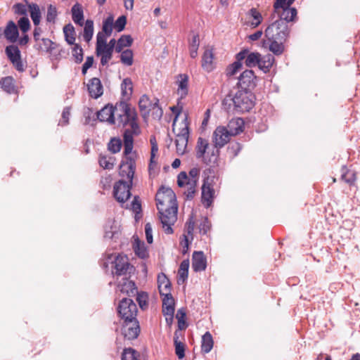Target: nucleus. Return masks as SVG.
Wrapping results in <instances>:
<instances>
[{
  "mask_svg": "<svg viewBox=\"0 0 360 360\" xmlns=\"http://www.w3.org/2000/svg\"><path fill=\"white\" fill-rule=\"evenodd\" d=\"M122 147V142L120 139L112 138L108 143V150L112 153H118Z\"/></svg>",
  "mask_w": 360,
  "mask_h": 360,
  "instance_id": "bf43d9fd",
  "label": "nucleus"
},
{
  "mask_svg": "<svg viewBox=\"0 0 360 360\" xmlns=\"http://www.w3.org/2000/svg\"><path fill=\"white\" fill-rule=\"evenodd\" d=\"M118 288L122 292L126 293L129 296H134L137 293V288L134 282L127 278H123L122 282H119Z\"/></svg>",
  "mask_w": 360,
  "mask_h": 360,
  "instance_id": "cd10ccee",
  "label": "nucleus"
},
{
  "mask_svg": "<svg viewBox=\"0 0 360 360\" xmlns=\"http://www.w3.org/2000/svg\"><path fill=\"white\" fill-rule=\"evenodd\" d=\"M34 48L38 51L50 53L54 49L53 42L49 39L41 38L35 44Z\"/></svg>",
  "mask_w": 360,
  "mask_h": 360,
  "instance_id": "e433bc0d",
  "label": "nucleus"
},
{
  "mask_svg": "<svg viewBox=\"0 0 360 360\" xmlns=\"http://www.w3.org/2000/svg\"><path fill=\"white\" fill-rule=\"evenodd\" d=\"M232 136L227 131L225 127H218L213 133V142L214 143V148H221L224 146L230 140Z\"/></svg>",
  "mask_w": 360,
  "mask_h": 360,
  "instance_id": "dca6fc26",
  "label": "nucleus"
},
{
  "mask_svg": "<svg viewBox=\"0 0 360 360\" xmlns=\"http://www.w3.org/2000/svg\"><path fill=\"white\" fill-rule=\"evenodd\" d=\"M188 137L189 131L188 124L187 122V115H185L184 119L181 122V127L179 129L175 140L176 153L179 155H183L186 153Z\"/></svg>",
  "mask_w": 360,
  "mask_h": 360,
  "instance_id": "6e6552de",
  "label": "nucleus"
},
{
  "mask_svg": "<svg viewBox=\"0 0 360 360\" xmlns=\"http://www.w3.org/2000/svg\"><path fill=\"white\" fill-rule=\"evenodd\" d=\"M29 6L22 3H18L13 6L14 13L18 15H25L27 12Z\"/></svg>",
  "mask_w": 360,
  "mask_h": 360,
  "instance_id": "052dcab7",
  "label": "nucleus"
},
{
  "mask_svg": "<svg viewBox=\"0 0 360 360\" xmlns=\"http://www.w3.org/2000/svg\"><path fill=\"white\" fill-rule=\"evenodd\" d=\"M5 52L15 68L19 72H23L25 70V65L21 60V53L18 47L15 45L7 46Z\"/></svg>",
  "mask_w": 360,
  "mask_h": 360,
  "instance_id": "ddd939ff",
  "label": "nucleus"
},
{
  "mask_svg": "<svg viewBox=\"0 0 360 360\" xmlns=\"http://www.w3.org/2000/svg\"><path fill=\"white\" fill-rule=\"evenodd\" d=\"M0 84L1 88L8 94H12L15 91L14 79L12 77H6L1 79Z\"/></svg>",
  "mask_w": 360,
  "mask_h": 360,
  "instance_id": "37998d69",
  "label": "nucleus"
},
{
  "mask_svg": "<svg viewBox=\"0 0 360 360\" xmlns=\"http://www.w3.org/2000/svg\"><path fill=\"white\" fill-rule=\"evenodd\" d=\"M176 83L178 86L177 94L181 98H185L188 91V76L186 74L179 75Z\"/></svg>",
  "mask_w": 360,
  "mask_h": 360,
  "instance_id": "bb28decb",
  "label": "nucleus"
},
{
  "mask_svg": "<svg viewBox=\"0 0 360 360\" xmlns=\"http://www.w3.org/2000/svg\"><path fill=\"white\" fill-rule=\"evenodd\" d=\"M139 354L136 350L131 348L125 349L123 351L122 360H139Z\"/></svg>",
  "mask_w": 360,
  "mask_h": 360,
  "instance_id": "6e6d98bb",
  "label": "nucleus"
},
{
  "mask_svg": "<svg viewBox=\"0 0 360 360\" xmlns=\"http://www.w3.org/2000/svg\"><path fill=\"white\" fill-rule=\"evenodd\" d=\"M259 56L260 53L257 52H250L248 49H244L237 53L236 59L241 62L245 60V65L248 68H252L258 65Z\"/></svg>",
  "mask_w": 360,
  "mask_h": 360,
  "instance_id": "f3484780",
  "label": "nucleus"
},
{
  "mask_svg": "<svg viewBox=\"0 0 360 360\" xmlns=\"http://www.w3.org/2000/svg\"><path fill=\"white\" fill-rule=\"evenodd\" d=\"M162 300V313L164 315H170L174 312V300L171 294L165 295Z\"/></svg>",
  "mask_w": 360,
  "mask_h": 360,
  "instance_id": "c9c22d12",
  "label": "nucleus"
},
{
  "mask_svg": "<svg viewBox=\"0 0 360 360\" xmlns=\"http://www.w3.org/2000/svg\"><path fill=\"white\" fill-rule=\"evenodd\" d=\"M249 14L253 18V21L251 22V25L253 27H257L262 22V16L261 13L255 8L250 10Z\"/></svg>",
  "mask_w": 360,
  "mask_h": 360,
  "instance_id": "603ef678",
  "label": "nucleus"
},
{
  "mask_svg": "<svg viewBox=\"0 0 360 360\" xmlns=\"http://www.w3.org/2000/svg\"><path fill=\"white\" fill-rule=\"evenodd\" d=\"M275 61L274 57L271 54H267L263 57L259 56L258 63L259 68L264 72H268Z\"/></svg>",
  "mask_w": 360,
  "mask_h": 360,
  "instance_id": "473e14b6",
  "label": "nucleus"
},
{
  "mask_svg": "<svg viewBox=\"0 0 360 360\" xmlns=\"http://www.w3.org/2000/svg\"><path fill=\"white\" fill-rule=\"evenodd\" d=\"M138 129L134 131L131 130H126L124 134V155L136 156L135 152H133L134 137L133 132L136 133Z\"/></svg>",
  "mask_w": 360,
  "mask_h": 360,
  "instance_id": "b1692460",
  "label": "nucleus"
},
{
  "mask_svg": "<svg viewBox=\"0 0 360 360\" xmlns=\"http://www.w3.org/2000/svg\"><path fill=\"white\" fill-rule=\"evenodd\" d=\"M18 26L22 32H26L30 30V23L27 17H22L18 20Z\"/></svg>",
  "mask_w": 360,
  "mask_h": 360,
  "instance_id": "69168bd1",
  "label": "nucleus"
},
{
  "mask_svg": "<svg viewBox=\"0 0 360 360\" xmlns=\"http://www.w3.org/2000/svg\"><path fill=\"white\" fill-rule=\"evenodd\" d=\"M256 78L255 73L251 70H246L238 77V84L243 89L254 86V80Z\"/></svg>",
  "mask_w": 360,
  "mask_h": 360,
  "instance_id": "393cba45",
  "label": "nucleus"
},
{
  "mask_svg": "<svg viewBox=\"0 0 360 360\" xmlns=\"http://www.w3.org/2000/svg\"><path fill=\"white\" fill-rule=\"evenodd\" d=\"M214 178L207 177L202 186V203L205 207H209L214 198V189L213 186Z\"/></svg>",
  "mask_w": 360,
  "mask_h": 360,
  "instance_id": "4468645a",
  "label": "nucleus"
},
{
  "mask_svg": "<svg viewBox=\"0 0 360 360\" xmlns=\"http://www.w3.org/2000/svg\"><path fill=\"white\" fill-rule=\"evenodd\" d=\"M213 345L214 341L212 335L210 332H206L202 337V352L205 354L209 353L212 350Z\"/></svg>",
  "mask_w": 360,
  "mask_h": 360,
  "instance_id": "4c0bfd02",
  "label": "nucleus"
},
{
  "mask_svg": "<svg viewBox=\"0 0 360 360\" xmlns=\"http://www.w3.org/2000/svg\"><path fill=\"white\" fill-rule=\"evenodd\" d=\"M113 17L110 15L103 22L102 32L105 36V39L107 37L110 36L112 32V26H113Z\"/></svg>",
  "mask_w": 360,
  "mask_h": 360,
  "instance_id": "de8ad7c7",
  "label": "nucleus"
},
{
  "mask_svg": "<svg viewBox=\"0 0 360 360\" xmlns=\"http://www.w3.org/2000/svg\"><path fill=\"white\" fill-rule=\"evenodd\" d=\"M133 249L135 254L141 259H145L148 256V250L143 241L139 239L138 237H133Z\"/></svg>",
  "mask_w": 360,
  "mask_h": 360,
  "instance_id": "7c9ffc66",
  "label": "nucleus"
},
{
  "mask_svg": "<svg viewBox=\"0 0 360 360\" xmlns=\"http://www.w3.org/2000/svg\"><path fill=\"white\" fill-rule=\"evenodd\" d=\"M122 94L125 99H129L132 94L133 86L131 80L129 78H125L121 84Z\"/></svg>",
  "mask_w": 360,
  "mask_h": 360,
  "instance_id": "58836bf2",
  "label": "nucleus"
},
{
  "mask_svg": "<svg viewBox=\"0 0 360 360\" xmlns=\"http://www.w3.org/2000/svg\"><path fill=\"white\" fill-rule=\"evenodd\" d=\"M243 63L240 60L235 61L233 63L230 65L226 69V75L229 77L236 75L239 70L242 69Z\"/></svg>",
  "mask_w": 360,
  "mask_h": 360,
  "instance_id": "864d4df0",
  "label": "nucleus"
},
{
  "mask_svg": "<svg viewBox=\"0 0 360 360\" xmlns=\"http://www.w3.org/2000/svg\"><path fill=\"white\" fill-rule=\"evenodd\" d=\"M195 150L197 158L202 159L206 163L214 162L217 159L218 150L214 146H210L205 139L198 138Z\"/></svg>",
  "mask_w": 360,
  "mask_h": 360,
  "instance_id": "0eeeda50",
  "label": "nucleus"
},
{
  "mask_svg": "<svg viewBox=\"0 0 360 360\" xmlns=\"http://www.w3.org/2000/svg\"><path fill=\"white\" fill-rule=\"evenodd\" d=\"M94 34V22L91 20H87L85 22L84 27L83 37L84 39L89 42L92 39Z\"/></svg>",
  "mask_w": 360,
  "mask_h": 360,
  "instance_id": "49530a36",
  "label": "nucleus"
},
{
  "mask_svg": "<svg viewBox=\"0 0 360 360\" xmlns=\"http://www.w3.org/2000/svg\"><path fill=\"white\" fill-rule=\"evenodd\" d=\"M104 237L108 239L116 238L120 234V225L117 221L109 219L104 226Z\"/></svg>",
  "mask_w": 360,
  "mask_h": 360,
  "instance_id": "a878e982",
  "label": "nucleus"
},
{
  "mask_svg": "<svg viewBox=\"0 0 360 360\" xmlns=\"http://www.w3.org/2000/svg\"><path fill=\"white\" fill-rule=\"evenodd\" d=\"M133 39L130 35H122L117 41L115 51L117 53H120L124 47H128L131 45Z\"/></svg>",
  "mask_w": 360,
  "mask_h": 360,
  "instance_id": "a19ab883",
  "label": "nucleus"
},
{
  "mask_svg": "<svg viewBox=\"0 0 360 360\" xmlns=\"http://www.w3.org/2000/svg\"><path fill=\"white\" fill-rule=\"evenodd\" d=\"M114 264L115 274L117 276L126 275L129 270L133 268L129 264L127 257L120 255L115 257Z\"/></svg>",
  "mask_w": 360,
  "mask_h": 360,
  "instance_id": "6ab92c4d",
  "label": "nucleus"
},
{
  "mask_svg": "<svg viewBox=\"0 0 360 360\" xmlns=\"http://www.w3.org/2000/svg\"><path fill=\"white\" fill-rule=\"evenodd\" d=\"M127 18L124 15L120 16L114 24V27L117 32H121L124 29Z\"/></svg>",
  "mask_w": 360,
  "mask_h": 360,
  "instance_id": "0e129e2a",
  "label": "nucleus"
},
{
  "mask_svg": "<svg viewBox=\"0 0 360 360\" xmlns=\"http://www.w3.org/2000/svg\"><path fill=\"white\" fill-rule=\"evenodd\" d=\"M117 311L123 320H128L136 317L137 307L132 300L123 298L119 303Z\"/></svg>",
  "mask_w": 360,
  "mask_h": 360,
  "instance_id": "9d476101",
  "label": "nucleus"
},
{
  "mask_svg": "<svg viewBox=\"0 0 360 360\" xmlns=\"http://www.w3.org/2000/svg\"><path fill=\"white\" fill-rule=\"evenodd\" d=\"M65 40L69 44H74L75 41V28L71 24L66 25L63 27Z\"/></svg>",
  "mask_w": 360,
  "mask_h": 360,
  "instance_id": "c03bdc74",
  "label": "nucleus"
},
{
  "mask_svg": "<svg viewBox=\"0 0 360 360\" xmlns=\"http://www.w3.org/2000/svg\"><path fill=\"white\" fill-rule=\"evenodd\" d=\"M202 69L210 72L215 68L214 54L212 48H207L205 50L202 56Z\"/></svg>",
  "mask_w": 360,
  "mask_h": 360,
  "instance_id": "aec40b11",
  "label": "nucleus"
},
{
  "mask_svg": "<svg viewBox=\"0 0 360 360\" xmlns=\"http://www.w3.org/2000/svg\"><path fill=\"white\" fill-rule=\"evenodd\" d=\"M223 108L228 112H248L254 106V96L245 89L230 92L222 101Z\"/></svg>",
  "mask_w": 360,
  "mask_h": 360,
  "instance_id": "f03ea898",
  "label": "nucleus"
},
{
  "mask_svg": "<svg viewBox=\"0 0 360 360\" xmlns=\"http://www.w3.org/2000/svg\"><path fill=\"white\" fill-rule=\"evenodd\" d=\"M342 179L346 183L352 184L356 180L355 172L352 170H346L342 169Z\"/></svg>",
  "mask_w": 360,
  "mask_h": 360,
  "instance_id": "4d7b16f0",
  "label": "nucleus"
},
{
  "mask_svg": "<svg viewBox=\"0 0 360 360\" xmlns=\"http://www.w3.org/2000/svg\"><path fill=\"white\" fill-rule=\"evenodd\" d=\"M158 288L160 295H165L170 293V282L164 274L158 276Z\"/></svg>",
  "mask_w": 360,
  "mask_h": 360,
  "instance_id": "72a5a7b5",
  "label": "nucleus"
},
{
  "mask_svg": "<svg viewBox=\"0 0 360 360\" xmlns=\"http://www.w3.org/2000/svg\"><path fill=\"white\" fill-rule=\"evenodd\" d=\"M179 338L176 336V333H175L174 337V345H175V353L177 355L179 359H182L185 356V349L184 345L178 340Z\"/></svg>",
  "mask_w": 360,
  "mask_h": 360,
  "instance_id": "5fc2aeb1",
  "label": "nucleus"
},
{
  "mask_svg": "<svg viewBox=\"0 0 360 360\" xmlns=\"http://www.w3.org/2000/svg\"><path fill=\"white\" fill-rule=\"evenodd\" d=\"M72 45V56L76 63H80L83 60V49L81 46L77 44Z\"/></svg>",
  "mask_w": 360,
  "mask_h": 360,
  "instance_id": "09e8293b",
  "label": "nucleus"
},
{
  "mask_svg": "<svg viewBox=\"0 0 360 360\" xmlns=\"http://www.w3.org/2000/svg\"><path fill=\"white\" fill-rule=\"evenodd\" d=\"M98 119L101 122H108L110 124H115L113 114V106L107 105L97 113Z\"/></svg>",
  "mask_w": 360,
  "mask_h": 360,
  "instance_id": "c85d7f7f",
  "label": "nucleus"
},
{
  "mask_svg": "<svg viewBox=\"0 0 360 360\" xmlns=\"http://www.w3.org/2000/svg\"><path fill=\"white\" fill-rule=\"evenodd\" d=\"M3 35L8 41L16 42L19 37L18 25L13 20L8 21L3 30Z\"/></svg>",
  "mask_w": 360,
  "mask_h": 360,
  "instance_id": "412c9836",
  "label": "nucleus"
},
{
  "mask_svg": "<svg viewBox=\"0 0 360 360\" xmlns=\"http://www.w3.org/2000/svg\"><path fill=\"white\" fill-rule=\"evenodd\" d=\"M295 0H276L274 4V13L272 19L276 16L278 18L277 20L285 22L288 25L289 22H293L297 17V10L295 8H290V6Z\"/></svg>",
  "mask_w": 360,
  "mask_h": 360,
  "instance_id": "20e7f679",
  "label": "nucleus"
},
{
  "mask_svg": "<svg viewBox=\"0 0 360 360\" xmlns=\"http://www.w3.org/2000/svg\"><path fill=\"white\" fill-rule=\"evenodd\" d=\"M113 114L115 124L125 125L129 123L131 129L134 131L136 129H139V126L136 122V111L125 101H121L117 103L115 107L113 106Z\"/></svg>",
  "mask_w": 360,
  "mask_h": 360,
  "instance_id": "7ed1b4c3",
  "label": "nucleus"
},
{
  "mask_svg": "<svg viewBox=\"0 0 360 360\" xmlns=\"http://www.w3.org/2000/svg\"><path fill=\"white\" fill-rule=\"evenodd\" d=\"M120 60L121 62L127 65H131L133 63V52L130 49H127L121 51Z\"/></svg>",
  "mask_w": 360,
  "mask_h": 360,
  "instance_id": "3c124183",
  "label": "nucleus"
},
{
  "mask_svg": "<svg viewBox=\"0 0 360 360\" xmlns=\"http://www.w3.org/2000/svg\"><path fill=\"white\" fill-rule=\"evenodd\" d=\"M124 156L125 160L120 167V174L123 179L126 178L127 182L132 183L136 168V156Z\"/></svg>",
  "mask_w": 360,
  "mask_h": 360,
  "instance_id": "9b49d317",
  "label": "nucleus"
},
{
  "mask_svg": "<svg viewBox=\"0 0 360 360\" xmlns=\"http://www.w3.org/2000/svg\"><path fill=\"white\" fill-rule=\"evenodd\" d=\"M72 18L75 24L80 26L83 25L84 22V12L82 5L77 3L71 9Z\"/></svg>",
  "mask_w": 360,
  "mask_h": 360,
  "instance_id": "2f4dec72",
  "label": "nucleus"
},
{
  "mask_svg": "<svg viewBox=\"0 0 360 360\" xmlns=\"http://www.w3.org/2000/svg\"><path fill=\"white\" fill-rule=\"evenodd\" d=\"M122 333L124 338L128 340H134L138 337L140 333V328L136 317L128 320H124Z\"/></svg>",
  "mask_w": 360,
  "mask_h": 360,
  "instance_id": "2eb2a0df",
  "label": "nucleus"
},
{
  "mask_svg": "<svg viewBox=\"0 0 360 360\" xmlns=\"http://www.w3.org/2000/svg\"><path fill=\"white\" fill-rule=\"evenodd\" d=\"M158 152V144L157 143H153V146H151L150 167H151V165L153 164H156L157 163L156 155H157Z\"/></svg>",
  "mask_w": 360,
  "mask_h": 360,
  "instance_id": "338daca9",
  "label": "nucleus"
},
{
  "mask_svg": "<svg viewBox=\"0 0 360 360\" xmlns=\"http://www.w3.org/2000/svg\"><path fill=\"white\" fill-rule=\"evenodd\" d=\"M136 301L138 302L139 307L141 309H145L148 307V296L146 292H141L136 293Z\"/></svg>",
  "mask_w": 360,
  "mask_h": 360,
  "instance_id": "13d9d810",
  "label": "nucleus"
},
{
  "mask_svg": "<svg viewBox=\"0 0 360 360\" xmlns=\"http://www.w3.org/2000/svg\"><path fill=\"white\" fill-rule=\"evenodd\" d=\"M199 175L200 169L193 167L189 171L188 174L185 172H181L177 176L178 186L187 187V191L184 193L188 199H192L194 196Z\"/></svg>",
  "mask_w": 360,
  "mask_h": 360,
  "instance_id": "39448f33",
  "label": "nucleus"
},
{
  "mask_svg": "<svg viewBox=\"0 0 360 360\" xmlns=\"http://www.w3.org/2000/svg\"><path fill=\"white\" fill-rule=\"evenodd\" d=\"M207 266V259L202 251H195L193 254L192 268L195 271H202L205 270Z\"/></svg>",
  "mask_w": 360,
  "mask_h": 360,
  "instance_id": "5701e85b",
  "label": "nucleus"
},
{
  "mask_svg": "<svg viewBox=\"0 0 360 360\" xmlns=\"http://www.w3.org/2000/svg\"><path fill=\"white\" fill-rule=\"evenodd\" d=\"M210 229V221L207 218L204 219L203 221L199 225L200 232L205 234Z\"/></svg>",
  "mask_w": 360,
  "mask_h": 360,
  "instance_id": "774afa93",
  "label": "nucleus"
},
{
  "mask_svg": "<svg viewBox=\"0 0 360 360\" xmlns=\"http://www.w3.org/2000/svg\"><path fill=\"white\" fill-rule=\"evenodd\" d=\"M188 268H189V260L184 259L183 260L179 266V269L178 271V284L184 283L186 280L188 278Z\"/></svg>",
  "mask_w": 360,
  "mask_h": 360,
  "instance_id": "f704fd0d",
  "label": "nucleus"
},
{
  "mask_svg": "<svg viewBox=\"0 0 360 360\" xmlns=\"http://www.w3.org/2000/svg\"><path fill=\"white\" fill-rule=\"evenodd\" d=\"M270 42L269 50L275 55H281L284 51L283 42L285 41L268 40Z\"/></svg>",
  "mask_w": 360,
  "mask_h": 360,
  "instance_id": "a18cd8bd",
  "label": "nucleus"
},
{
  "mask_svg": "<svg viewBox=\"0 0 360 360\" xmlns=\"http://www.w3.org/2000/svg\"><path fill=\"white\" fill-rule=\"evenodd\" d=\"M70 117V108L65 107L62 112L61 120L59 121L58 124L60 126L67 125L69 123V119Z\"/></svg>",
  "mask_w": 360,
  "mask_h": 360,
  "instance_id": "680f3d73",
  "label": "nucleus"
},
{
  "mask_svg": "<svg viewBox=\"0 0 360 360\" xmlns=\"http://www.w3.org/2000/svg\"><path fill=\"white\" fill-rule=\"evenodd\" d=\"M96 52L98 56H101L102 65H107L112 56L113 51L107 46L105 36L103 32L97 34Z\"/></svg>",
  "mask_w": 360,
  "mask_h": 360,
  "instance_id": "1a4fd4ad",
  "label": "nucleus"
},
{
  "mask_svg": "<svg viewBox=\"0 0 360 360\" xmlns=\"http://www.w3.org/2000/svg\"><path fill=\"white\" fill-rule=\"evenodd\" d=\"M199 47V37L197 34L193 36L192 40L189 46L190 56L195 58L198 56V50Z\"/></svg>",
  "mask_w": 360,
  "mask_h": 360,
  "instance_id": "8fccbe9b",
  "label": "nucleus"
},
{
  "mask_svg": "<svg viewBox=\"0 0 360 360\" xmlns=\"http://www.w3.org/2000/svg\"><path fill=\"white\" fill-rule=\"evenodd\" d=\"M155 200L162 229L167 234H172V226L177 220L175 194L171 188L162 187L158 191Z\"/></svg>",
  "mask_w": 360,
  "mask_h": 360,
  "instance_id": "f257e3e1",
  "label": "nucleus"
},
{
  "mask_svg": "<svg viewBox=\"0 0 360 360\" xmlns=\"http://www.w3.org/2000/svg\"><path fill=\"white\" fill-rule=\"evenodd\" d=\"M244 128V121L241 118H234L229 121L227 125V131L231 136H236L241 133Z\"/></svg>",
  "mask_w": 360,
  "mask_h": 360,
  "instance_id": "c756f323",
  "label": "nucleus"
},
{
  "mask_svg": "<svg viewBox=\"0 0 360 360\" xmlns=\"http://www.w3.org/2000/svg\"><path fill=\"white\" fill-rule=\"evenodd\" d=\"M268 40L285 41L289 34V28L285 22L276 20L264 31Z\"/></svg>",
  "mask_w": 360,
  "mask_h": 360,
  "instance_id": "423d86ee",
  "label": "nucleus"
},
{
  "mask_svg": "<svg viewBox=\"0 0 360 360\" xmlns=\"http://www.w3.org/2000/svg\"><path fill=\"white\" fill-rule=\"evenodd\" d=\"M132 183L127 182L121 179L115 183L113 189V194L115 199L120 203L125 202L130 197V188Z\"/></svg>",
  "mask_w": 360,
  "mask_h": 360,
  "instance_id": "f8f14e48",
  "label": "nucleus"
},
{
  "mask_svg": "<svg viewBox=\"0 0 360 360\" xmlns=\"http://www.w3.org/2000/svg\"><path fill=\"white\" fill-rule=\"evenodd\" d=\"M89 96L94 98H99L103 93V88L101 80L97 77L89 79L87 84Z\"/></svg>",
  "mask_w": 360,
  "mask_h": 360,
  "instance_id": "4be33fe9",
  "label": "nucleus"
},
{
  "mask_svg": "<svg viewBox=\"0 0 360 360\" xmlns=\"http://www.w3.org/2000/svg\"><path fill=\"white\" fill-rule=\"evenodd\" d=\"M115 159L112 156L100 155L98 162L101 167L105 169H111L115 165Z\"/></svg>",
  "mask_w": 360,
  "mask_h": 360,
  "instance_id": "ea45409f",
  "label": "nucleus"
},
{
  "mask_svg": "<svg viewBox=\"0 0 360 360\" xmlns=\"http://www.w3.org/2000/svg\"><path fill=\"white\" fill-rule=\"evenodd\" d=\"M158 103L159 100L158 98H154L153 100H150L148 96L143 95L139 99V107L142 115L146 117L152 109H155L158 107Z\"/></svg>",
  "mask_w": 360,
  "mask_h": 360,
  "instance_id": "a211bd4d",
  "label": "nucleus"
},
{
  "mask_svg": "<svg viewBox=\"0 0 360 360\" xmlns=\"http://www.w3.org/2000/svg\"><path fill=\"white\" fill-rule=\"evenodd\" d=\"M29 11L30 12V17L35 26H38L40 23L41 12L39 7L37 4L29 5Z\"/></svg>",
  "mask_w": 360,
  "mask_h": 360,
  "instance_id": "79ce46f5",
  "label": "nucleus"
},
{
  "mask_svg": "<svg viewBox=\"0 0 360 360\" xmlns=\"http://www.w3.org/2000/svg\"><path fill=\"white\" fill-rule=\"evenodd\" d=\"M57 16V9L53 5H49L48 7L47 15H46V20L48 22H54L55 19Z\"/></svg>",
  "mask_w": 360,
  "mask_h": 360,
  "instance_id": "e2e57ef3",
  "label": "nucleus"
}]
</instances>
